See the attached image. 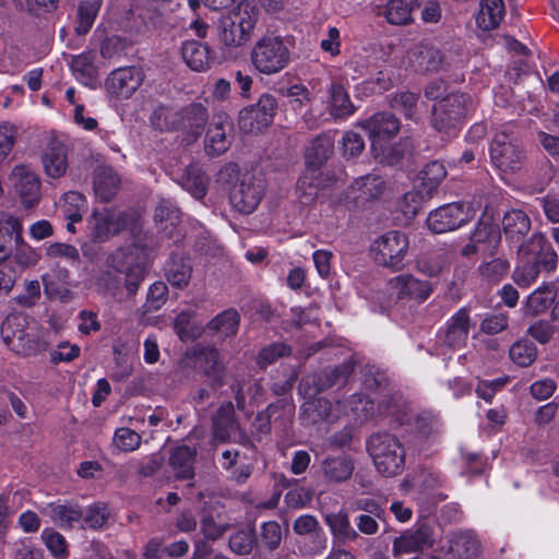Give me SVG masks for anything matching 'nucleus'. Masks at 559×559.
<instances>
[{"instance_id": "1", "label": "nucleus", "mask_w": 559, "mask_h": 559, "mask_svg": "<svg viewBox=\"0 0 559 559\" xmlns=\"http://www.w3.org/2000/svg\"><path fill=\"white\" fill-rule=\"evenodd\" d=\"M259 9L249 1H241L216 24V36L225 48H240L248 43L259 21Z\"/></svg>"}, {"instance_id": "2", "label": "nucleus", "mask_w": 559, "mask_h": 559, "mask_svg": "<svg viewBox=\"0 0 559 559\" xmlns=\"http://www.w3.org/2000/svg\"><path fill=\"white\" fill-rule=\"evenodd\" d=\"M290 57L288 44L274 33H266L260 37L250 51L251 64L264 75L283 71L289 64Z\"/></svg>"}, {"instance_id": "3", "label": "nucleus", "mask_w": 559, "mask_h": 559, "mask_svg": "<svg viewBox=\"0 0 559 559\" xmlns=\"http://www.w3.org/2000/svg\"><path fill=\"white\" fill-rule=\"evenodd\" d=\"M367 451L377 471L385 477H392L403 471L405 449L397 437L389 432L371 435L367 440Z\"/></svg>"}, {"instance_id": "4", "label": "nucleus", "mask_w": 559, "mask_h": 559, "mask_svg": "<svg viewBox=\"0 0 559 559\" xmlns=\"http://www.w3.org/2000/svg\"><path fill=\"white\" fill-rule=\"evenodd\" d=\"M474 109L475 104L468 94H449L433 105L432 126L437 131L452 135L462 119Z\"/></svg>"}, {"instance_id": "5", "label": "nucleus", "mask_w": 559, "mask_h": 559, "mask_svg": "<svg viewBox=\"0 0 559 559\" xmlns=\"http://www.w3.org/2000/svg\"><path fill=\"white\" fill-rule=\"evenodd\" d=\"M1 335L5 345L14 353L31 356L43 349L37 334L29 329L23 314H10L1 325Z\"/></svg>"}, {"instance_id": "6", "label": "nucleus", "mask_w": 559, "mask_h": 559, "mask_svg": "<svg viewBox=\"0 0 559 559\" xmlns=\"http://www.w3.org/2000/svg\"><path fill=\"white\" fill-rule=\"evenodd\" d=\"M397 401L393 399V403L380 402L378 406V414L380 416H392L401 425H413L414 431L418 438L427 440L439 436L443 430V424L440 418L430 412H420L415 416H411L406 411L402 409Z\"/></svg>"}, {"instance_id": "7", "label": "nucleus", "mask_w": 559, "mask_h": 559, "mask_svg": "<svg viewBox=\"0 0 559 559\" xmlns=\"http://www.w3.org/2000/svg\"><path fill=\"white\" fill-rule=\"evenodd\" d=\"M509 129L508 126L498 131L490 144V158L504 173L520 169L525 157L518 138Z\"/></svg>"}, {"instance_id": "8", "label": "nucleus", "mask_w": 559, "mask_h": 559, "mask_svg": "<svg viewBox=\"0 0 559 559\" xmlns=\"http://www.w3.org/2000/svg\"><path fill=\"white\" fill-rule=\"evenodd\" d=\"M408 238L405 234L392 230L380 236L371 247L373 260L392 271L404 267V259L408 251Z\"/></svg>"}, {"instance_id": "9", "label": "nucleus", "mask_w": 559, "mask_h": 559, "mask_svg": "<svg viewBox=\"0 0 559 559\" xmlns=\"http://www.w3.org/2000/svg\"><path fill=\"white\" fill-rule=\"evenodd\" d=\"M135 218L134 213L117 209L95 210L88 221L91 237L96 241H106L131 226Z\"/></svg>"}, {"instance_id": "10", "label": "nucleus", "mask_w": 559, "mask_h": 559, "mask_svg": "<svg viewBox=\"0 0 559 559\" xmlns=\"http://www.w3.org/2000/svg\"><path fill=\"white\" fill-rule=\"evenodd\" d=\"M476 214L469 203L453 202L429 213L427 225L435 234L454 230L468 223Z\"/></svg>"}, {"instance_id": "11", "label": "nucleus", "mask_w": 559, "mask_h": 559, "mask_svg": "<svg viewBox=\"0 0 559 559\" xmlns=\"http://www.w3.org/2000/svg\"><path fill=\"white\" fill-rule=\"evenodd\" d=\"M433 288L430 282L421 281L412 274H401L390 278L386 283L389 299L386 306L390 307L396 301H416L424 302L429 298Z\"/></svg>"}, {"instance_id": "12", "label": "nucleus", "mask_w": 559, "mask_h": 559, "mask_svg": "<svg viewBox=\"0 0 559 559\" xmlns=\"http://www.w3.org/2000/svg\"><path fill=\"white\" fill-rule=\"evenodd\" d=\"M264 190L262 178L246 174L233 186L229 193L230 204L239 213L250 214L260 204Z\"/></svg>"}, {"instance_id": "13", "label": "nucleus", "mask_w": 559, "mask_h": 559, "mask_svg": "<svg viewBox=\"0 0 559 559\" xmlns=\"http://www.w3.org/2000/svg\"><path fill=\"white\" fill-rule=\"evenodd\" d=\"M145 79L139 67H122L112 70L105 80L106 93L116 100L130 99Z\"/></svg>"}, {"instance_id": "14", "label": "nucleus", "mask_w": 559, "mask_h": 559, "mask_svg": "<svg viewBox=\"0 0 559 559\" xmlns=\"http://www.w3.org/2000/svg\"><path fill=\"white\" fill-rule=\"evenodd\" d=\"M276 109V98L270 94H263L257 104L240 111L239 128L243 132L261 131L272 123Z\"/></svg>"}, {"instance_id": "15", "label": "nucleus", "mask_w": 559, "mask_h": 559, "mask_svg": "<svg viewBox=\"0 0 559 559\" xmlns=\"http://www.w3.org/2000/svg\"><path fill=\"white\" fill-rule=\"evenodd\" d=\"M136 248L118 249L107 259L108 266L118 272H126V288L130 295L136 293L145 277L143 262H133L132 254Z\"/></svg>"}, {"instance_id": "16", "label": "nucleus", "mask_w": 559, "mask_h": 559, "mask_svg": "<svg viewBox=\"0 0 559 559\" xmlns=\"http://www.w3.org/2000/svg\"><path fill=\"white\" fill-rule=\"evenodd\" d=\"M357 124L368 132L373 151L381 148L382 142L396 135L400 130V121L390 112H377Z\"/></svg>"}, {"instance_id": "17", "label": "nucleus", "mask_w": 559, "mask_h": 559, "mask_svg": "<svg viewBox=\"0 0 559 559\" xmlns=\"http://www.w3.org/2000/svg\"><path fill=\"white\" fill-rule=\"evenodd\" d=\"M10 180L25 207H33L38 202L40 181L29 166L16 165L10 174Z\"/></svg>"}, {"instance_id": "18", "label": "nucleus", "mask_w": 559, "mask_h": 559, "mask_svg": "<svg viewBox=\"0 0 559 559\" xmlns=\"http://www.w3.org/2000/svg\"><path fill=\"white\" fill-rule=\"evenodd\" d=\"M233 122L227 115L214 116L205 135V151L210 155L225 153L231 144Z\"/></svg>"}, {"instance_id": "19", "label": "nucleus", "mask_w": 559, "mask_h": 559, "mask_svg": "<svg viewBox=\"0 0 559 559\" xmlns=\"http://www.w3.org/2000/svg\"><path fill=\"white\" fill-rule=\"evenodd\" d=\"M302 415L310 424L334 423L346 412L345 404L341 401L332 403L330 400L319 397L307 401L302 407Z\"/></svg>"}, {"instance_id": "20", "label": "nucleus", "mask_w": 559, "mask_h": 559, "mask_svg": "<svg viewBox=\"0 0 559 559\" xmlns=\"http://www.w3.org/2000/svg\"><path fill=\"white\" fill-rule=\"evenodd\" d=\"M407 63L417 72H435L447 69L448 61L438 48L418 45L407 52Z\"/></svg>"}, {"instance_id": "21", "label": "nucleus", "mask_w": 559, "mask_h": 559, "mask_svg": "<svg viewBox=\"0 0 559 559\" xmlns=\"http://www.w3.org/2000/svg\"><path fill=\"white\" fill-rule=\"evenodd\" d=\"M41 164L48 177L58 179L64 176L69 166L66 144L57 139L50 140L41 153Z\"/></svg>"}, {"instance_id": "22", "label": "nucleus", "mask_w": 559, "mask_h": 559, "mask_svg": "<svg viewBox=\"0 0 559 559\" xmlns=\"http://www.w3.org/2000/svg\"><path fill=\"white\" fill-rule=\"evenodd\" d=\"M433 545V538L427 526L416 530H407L393 540L392 552L394 556L423 551Z\"/></svg>"}, {"instance_id": "23", "label": "nucleus", "mask_w": 559, "mask_h": 559, "mask_svg": "<svg viewBox=\"0 0 559 559\" xmlns=\"http://www.w3.org/2000/svg\"><path fill=\"white\" fill-rule=\"evenodd\" d=\"M195 364L210 379L214 389L225 384L226 369L218 350L214 347H202L197 352Z\"/></svg>"}, {"instance_id": "24", "label": "nucleus", "mask_w": 559, "mask_h": 559, "mask_svg": "<svg viewBox=\"0 0 559 559\" xmlns=\"http://www.w3.org/2000/svg\"><path fill=\"white\" fill-rule=\"evenodd\" d=\"M384 180L377 174L358 177L348 189V198L356 204L378 199L384 191Z\"/></svg>"}, {"instance_id": "25", "label": "nucleus", "mask_w": 559, "mask_h": 559, "mask_svg": "<svg viewBox=\"0 0 559 559\" xmlns=\"http://www.w3.org/2000/svg\"><path fill=\"white\" fill-rule=\"evenodd\" d=\"M154 219L160 224L159 230L163 234L162 237L173 242L180 241L182 238V233L179 228L180 212L170 201L163 200L159 202L155 209Z\"/></svg>"}, {"instance_id": "26", "label": "nucleus", "mask_w": 559, "mask_h": 559, "mask_svg": "<svg viewBox=\"0 0 559 559\" xmlns=\"http://www.w3.org/2000/svg\"><path fill=\"white\" fill-rule=\"evenodd\" d=\"M121 179L110 166H98L94 170L93 188L102 202L111 201L120 189Z\"/></svg>"}, {"instance_id": "27", "label": "nucleus", "mask_w": 559, "mask_h": 559, "mask_svg": "<svg viewBox=\"0 0 559 559\" xmlns=\"http://www.w3.org/2000/svg\"><path fill=\"white\" fill-rule=\"evenodd\" d=\"M207 117V110L202 104H189L178 109V129L189 132L191 140L194 141L200 135Z\"/></svg>"}, {"instance_id": "28", "label": "nucleus", "mask_w": 559, "mask_h": 559, "mask_svg": "<svg viewBox=\"0 0 559 559\" xmlns=\"http://www.w3.org/2000/svg\"><path fill=\"white\" fill-rule=\"evenodd\" d=\"M480 554V543L472 532L455 533L449 539L448 559H475Z\"/></svg>"}, {"instance_id": "29", "label": "nucleus", "mask_w": 559, "mask_h": 559, "mask_svg": "<svg viewBox=\"0 0 559 559\" xmlns=\"http://www.w3.org/2000/svg\"><path fill=\"white\" fill-rule=\"evenodd\" d=\"M181 55L187 66L197 72L210 69L214 57L206 44L197 40H187L182 44Z\"/></svg>"}, {"instance_id": "30", "label": "nucleus", "mask_w": 559, "mask_h": 559, "mask_svg": "<svg viewBox=\"0 0 559 559\" xmlns=\"http://www.w3.org/2000/svg\"><path fill=\"white\" fill-rule=\"evenodd\" d=\"M41 512L62 528L73 527L75 524L80 523L83 518V510L76 503L51 502L48 503Z\"/></svg>"}, {"instance_id": "31", "label": "nucleus", "mask_w": 559, "mask_h": 559, "mask_svg": "<svg viewBox=\"0 0 559 559\" xmlns=\"http://www.w3.org/2000/svg\"><path fill=\"white\" fill-rule=\"evenodd\" d=\"M328 109L330 115L336 119H346L354 115L356 107L350 100L348 92L338 82H332L328 88Z\"/></svg>"}, {"instance_id": "32", "label": "nucleus", "mask_w": 559, "mask_h": 559, "mask_svg": "<svg viewBox=\"0 0 559 559\" xmlns=\"http://www.w3.org/2000/svg\"><path fill=\"white\" fill-rule=\"evenodd\" d=\"M469 316L466 308H461L448 321L444 342L450 347L465 345L469 334Z\"/></svg>"}, {"instance_id": "33", "label": "nucleus", "mask_w": 559, "mask_h": 559, "mask_svg": "<svg viewBox=\"0 0 559 559\" xmlns=\"http://www.w3.org/2000/svg\"><path fill=\"white\" fill-rule=\"evenodd\" d=\"M502 224L506 239L511 245H520L531 229V219L521 210H511L506 213Z\"/></svg>"}, {"instance_id": "34", "label": "nucleus", "mask_w": 559, "mask_h": 559, "mask_svg": "<svg viewBox=\"0 0 559 559\" xmlns=\"http://www.w3.org/2000/svg\"><path fill=\"white\" fill-rule=\"evenodd\" d=\"M324 477L332 483L348 480L354 472V461L349 455H330L321 464Z\"/></svg>"}, {"instance_id": "35", "label": "nucleus", "mask_w": 559, "mask_h": 559, "mask_svg": "<svg viewBox=\"0 0 559 559\" xmlns=\"http://www.w3.org/2000/svg\"><path fill=\"white\" fill-rule=\"evenodd\" d=\"M195 454L197 450L188 445H179L171 451L168 464L177 479H192L194 477Z\"/></svg>"}, {"instance_id": "36", "label": "nucleus", "mask_w": 559, "mask_h": 559, "mask_svg": "<svg viewBox=\"0 0 559 559\" xmlns=\"http://www.w3.org/2000/svg\"><path fill=\"white\" fill-rule=\"evenodd\" d=\"M333 537L342 544L354 542L358 538V533L353 528L349 522L348 513L344 510L326 513L324 516Z\"/></svg>"}, {"instance_id": "37", "label": "nucleus", "mask_w": 559, "mask_h": 559, "mask_svg": "<svg viewBox=\"0 0 559 559\" xmlns=\"http://www.w3.org/2000/svg\"><path fill=\"white\" fill-rule=\"evenodd\" d=\"M472 241L483 248V254H493L501 236L499 227L490 221H480L472 234Z\"/></svg>"}, {"instance_id": "38", "label": "nucleus", "mask_w": 559, "mask_h": 559, "mask_svg": "<svg viewBox=\"0 0 559 559\" xmlns=\"http://www.w3.org/2000/svg\"><path fill=\"white\" fill-rule=\"evenodd\" d=\"M556 296L557 293L552 286L544 285L536 288L526 299L524 313L535 317L546 312L555 301Z\"/></svg>"}, {"instance_id": "39", "label": "nucleus", "mask_w": 559, "mask_h": 559, "mask_svg": "<svg viewBox=\"0 0 559 559\" xmlns=\"http://www.w3.org/2000/svg\"><path fill=\"white\" fill-rule=\"evenodd\" d=\"M71 69L82 84L94 86L98 74L94 52L87 51L74 56L71 60Z\"/></svg>"}, {"instance_id": "40", "label": "nucleus", "mask_w": 559, "mask_h": 559, "mask_svg": "<svg viewBox=\"0 0 559 559\" xmlns=\"http://www.w3.org/2000/svg\"><path fill=\"white\" fill-rule=\"evenodd\" d=\"M503 16V0H481L480 10L477 15V25L485 31H490L500 24Z\"/></svg>"}, {"instance_id": "41", "label": "nucleus", "mask_w": 559, "mask_h": 559, "mask_svg": "<svg viewBox=\"0 0 559 559\" xmlns=\"http://www.w3.org/2000/svg\"><path fill=\"white\" fill-rule=\"evenodd\" d=\"M180 185L195 199H202L206 194L209 178L198 165H190L183 171Z\"/></svg>"}, {"instance_id": "42", "label": "nucleus", "mask_w": 559, "mask_h": 559, "mask_svg": "<svg viewBox=\"0 0 559 559\" xmlns=\"http://www.w3.org/2000/svg\"><path fill=\"white\" fill-rule=\"evenodd\" d=\"M333 152V141L328 135H319L311 141L306 150L305 158L308 166L318 168L323 165Z\"/></svg>"}, {"instance_id": "43", "label": "nucleus", "mask_w": 559, "mask_h": 559, "mask_svg": "<svg viewBox=\"0 0 559 559\" xmlns=\"http://www.w3.org/2000/svg\"><path fill=\"white\" fill-rule=\"evenodd\" d=\"M15 249L13 252L12 264L14 270L21 275L26 269L35 266L40 260V253L37 249L28 245L23 236L20 240H14Z\"/></svg>"}, {"instance_id": "44", "label": "nucleus", "mask_w": 559, "mask_h": 559, "mask_svg": "<svg viewBox=\"0 0 559 559\" xmlns=\"http://www.w3.org/2000/svg\"><path fill=\"white\" fill-rule=\"evenodd\" d=\"M235 408L231 402L222 404L213 418L214 437L217 440H225L229 431L235 429Z\"/></svg>"}, {"instance_id": "45", "label": "nucleus", "mask_w": 559, "mask_h": 559, "mask_svg": "<svg viewBox=\"0 0 559 559\" xmlns=\"http://www.w3.org/2000/svg\"><path fill=\"white\" fill-rule=\"evenodd\" d=\"M59 210L66 219L82 221L87 210V202L83 194L69 191L64 193Z\"/></svg>"}, {"instance_id": "46", "label": "nucleus", "mask_w": 559, "mask_h": 559, "mask_svg": "<svg viewBox=\"0 0 559 559\" xmlns=\"http://www.w3.org/2000/svg\"><path fill=\"white\" fill-rule=\"evenodd\" d=\"M191 273L192 267L188 260L171 258L166 269V278L174 287L183 288L189 284Z\"/></svg>"}, {"instance_id": "47", "label": "nucleus", "mask_w": 559, "mask_h": 559, "mask_svg": "<svg viewBox=\"0 0 559 559\" xmlns=\"http://www.w3.org/2000/svg\"><path fill=\"white\" fill-rule=\"evenodd\" d=\"M415 0H390L385 8V17L390 24L405 25L412 21Z\"/></svg>"}, {"instance_id": "48", "label": "nucleus", "mask_w": 559, "mask_h": 559, "mask_svg": "<svg viewBox=\"0 0 559 559\" xmlns=\"http://www.w3.org/2000/svg\"><path fill=\"white\" fill-rule=\"evenodd\" d=\"M445 175L447 171L443 164L438 160L428 163L421 169L418 179L420 180L421 187L426 189L427 195L432 194Z\"/></svg>"}, {"instance_id": "49", "label": "nucleus", "mask_w": 559, "mask_h": 559, "mask_svg": "<svg viewBox=\"0 0 559 559\" xmlns=\"http://www.w3.org/2000/svg\"><path fill=\"white\" fill-rule=\"evenodd\" d=\"M239 314L235 310H226L209 322V329L224 337L234 336L238 331Z\"/></svg>"}, {"instance_id": "50", "label": "nucleus", "mask_w": 559, "mask_h": 559, "mask_svg": "<svg viewBox=\"0 0 559 559\" xmlns=\"http://www.w3.org/2000/svg\"><path fill=\"white\" fill-rule=\"evenodd\" d=\"M174 329L183 342L192 341L201 335L202 328L197 324L193 320V313L191 311L180 312L174 322Z\"/></svg>"}, {"instance_id": "51", "label": "nucleus", "mask_w": 559, "mask_h": 559, "mask_svg": "<svg viewBox=\"0 0 559 559\" xmlns=\"http://www.w3.org/2000/svg\"><path fill=\"white\" fill-rule=\"evenodd\" d=\"M255 542L254 527L247 526L237 531L229 537V548L234 554L245 556L251 554Z\"/></svg>"}, {"instance_id": "52", "label": "nucleus", "mask_w": 559, "mask_h": 559, "mask_svg": "<svg viewBox=\"0 0 559 559\" xmlns=\"http://www.w3.org/2000/svg\"><path fill=\"white\" fill-rule=\"evenodd\" d=\"M102 3V0H85L79 4V22L76 26V33L79 35H84L91 29L99 12Z\"/></svg>"}, {"instance_id": "53", "label": "nucleus", "mask_w": 559, "mask_h": 559, "mask_svg": "<svg viewBox=\"0 0 559 559\" xmlns=\"http://www.w3.org/2000/svg\"><path fill=\"white\" fill-rule=\"evenodd\" d=\"M151 123L155 129L169 131L178 129V110L160 105L157 106L151 117Z\"/></svg>"}, {"instance_id": "54", "label": "nucleus", "mask_w": 559, "mask_h": 559, "mask_svg": "<svg viewBox=\"0 0 559 559\" xmlns=\"http://www.w3.org/2000/svg\"><path fill=\"white\" fill-rule=\"evenodd\" d=\"M41 540L56 559H67L69 556L66 538L52 528H45L40 534Z\"/></svg>"}, {"instance_id": "55", "label": "nucleus", "mask_w": 559, "mask_h": 559, "mask_svg": "<svg viewBox=\"0 0 559 559\" xmlns=\"http://www.w3.org/2000/svg\"><path fill=\"white\" fill-rule=\"evenodd\" d=\"M509 356L518 366L527 367L536 359L537 348L533 343L521 340L510 347Z\"/></svg>"}, {"instance_id": "56", "label": "nucleus", "mask_w": 559, "mask_h": 559, "mask_svg": "<svg viewBox=\"0 0 559 559\" xmlns=\"http://www.w3.org/2000/svg\"><path fill=\"white\" fill-rule=\"evenodd\" d=\"M539 274V266L534 259L520 258V264L513 272L514 282L521 287H528Z\"/></svg>"}, {"instance_id": "57", "label": "nucleus", "mask_w": 559, "mask_h": 559, "mask_svg": "<svg viewBox=\"0 0 559 559\" xmlns=\"http://www.w3.org/2000/svg\"><path fill=\"white\" fill-rule=\"evenodd\" d=\"M353 371V366L350 364H344L341 367H335L333 369L324 370L318 377V391H322L331 388L337 383L345 381L350 372Z\"/></svg>"}, {"instance_id": "58", "label": "nucleus", "mask_w": 559, "mask_h": 559, "mask_svg": "<svg viewBox=\"0 0 559 559\" xmlns=\"http://www.w3.org/2000/svg\"><path fill=\"white\" fill-rule=\"evenodd\" d=\"M142 437L134 430L121 427L115 431L114 445L123 452H132L141 445Z\"/></svg>"}, {"instance_id": "59", "label": "nucleus", "mask_w": 559, "mask_h": 559, "mask_svg": "<svg viewBox=\"0 0 559 559\" xmlns=\"http://www.w3.org/2000/svg\"><path fill=\"white\" fill-rule=\"evenodd\" d=\"M510 264L507 260L495 258L488 262L481 263L478 267L479 273L489 282H499L508 273Z\"/></svg>"}, {"instance_id": "60", "label": "nucleus", "mask_w": 559, "mask_h": 559, "mask_svg": "<svg viewBox=\"0 0 559 559\" xmlns=\"http://www.w3.org/2000/svg\"><path fill=\"white\" fill-rule=\"evenodd\" d=\"M45 254L49 259H62L70 264H76L80 260L79 250L63 242L48 243L45 248Z\"/></svg>"}, {"instance_id": "61", "label": "nucleus", "mask_w": 559, "mask_h": 559, "mask_svg": "<svg viewBox=\"0 0 559 559\" xmlns=\"http://www.w3.org/2000/svg\"><path fill=\"white\" fill-rule=\"evenodd\" d=\"M549 245L550 242L546 236L542 233H537L534 234L527 242L519 246L518 253L520 258L536 259L546 250V246Z\"/></svg>"}, {"instance_id": "62", "label": "nucleus", "mask_w": 559, "mask_h": 559, "mask_svg": "<svg viewBox=\"0 0 559 559\" xmlns=\"http://www.w3.org/2000/svg\"><path fill=\"white\" fill-rule=\"evenodd\" d=\"M23 225L19 217L0 210V237H11L21 241Z\"/></svg>"}, {"instance_id": "63", "label": "nucleus", "mask_w": 559, "mask_h": 559, "mask_svg": "<svg viewBox=\"0 0 559 559\" xmlns=\"http://www.w3.org/2000/svg\"><path fill=\"white\" fill-rule=\"evenodd\" d=\"M17 138V129L9 122L0 123V163L11 154Z\"/></svg>"}, {"instance_id": "64", "label": "nucleus", "mask_w": 559, "mask_h": 559, "mask_svg": "<svg viewBox=\"0 0 559 559\" xmlns=\"http://www.w3.org/2000/svg\"><path fill=\"white\" fill-rule=\"evenodd\" d=\"M109 512L107 506L96 503L83 511L82 520L91 528H100L106 524Z\"/></svg>"}]
</instances>
